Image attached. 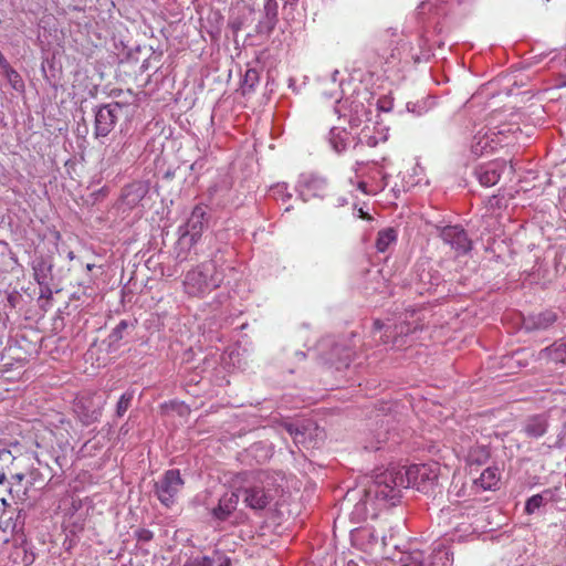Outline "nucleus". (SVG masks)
Listing matches in <instances>:
<instances>
[{
    "label": "nucleus",
    "instance_id": "f257e3e1",
    "mask_svg": "<svg viewBox=\"0 0 566 566\" xmlns=\"http://www.w3.org/2000/svg\"><path fill=\"white\" fill-rule=\"evenodd\" d=\"M223 280V271L214 261L203 262L185 274L184 291L190 297L202 298L220 287Z\"/></svg>",
    "mask_w": 566,
    "mask_h": 566
},
{
    "label": "nucleus",
    "instance_id": "f03ea898",
    "mask_svg": "<svg viewBox=\"0 0 566 566\" xmlns=\"http://www.w3.org/2000/svg\"><path fill=\"white\" fill-rule=\"evenodd\" d=\"M402 489H406L402 469L391 467L375 475L373 482L365 490V495L367 500L374 497L377 501L390 502L395 505L401 496Z\"/></svg>",
    "mask_w": 566,
    "mask_h": 566
},
{
    "label": "nucleus",
    "instance_id": "7ed1b4c3",
    "mask_svg": "<svg viewBox=\"0 0 566 566\" xmlns=\"http://www.w3.org/2000/svg\"><path fill=\"white\" fill-rule=\"evenodd\" d=\"M401 469L406 488H415L420 492L427 493L438 481L439 468L437 463L413 464L407 469Z\"/></svg>",
    "mask_w": 566,
    "mask_h": 566
},
{
    "label": "nucleus",
    "instance_id": "20e7f679",
    "mask_svg": "<svg viewBox=\"0 0 566 566\" xmlns=\"http://www.w3.org/2000/svg\"><path fill=\"white\" fill-rule=\"evenodd\" d=\"M184 484L185 481L178 469L167 470L155 483V495L164 506L169 509L177 502V496Z\"/></svg>",
    "mask_w": 566,
    "mask_h": 566
},
{
    "label": "nucleus",
    "instance_id": "39448f33",
    "mask_svg": "<svg viewBox=\"0 0 566 566\" xmlns=\"http://www.w3.org/2000/svg\"><path fill=\"white\" fill-rule=\"evenodd\" d=\"M255 483L240 488L238 491L243 495V502L248 507L254 511L264 510L273 500V494L270 489H266L261 483L263 482L264 473H251Z\"/></svg>",
    "mask_w": 566,
    "mask_h": 566
},
{
    "label": "nucleus",
    "instance_id": "423d86ee",
    "mask_svg": "<svg viewBox=\"0 0 566 566\" xmlns=\"http://www.w3.org/2000/svg\"><path fill=\"white\" fill-rule=\"evenodd\" d=\"M128 106V102H112L99 106L95 112V137L107 136L114 129L123 108Z\"/></svg>",
    "mask_w": 566,
    "mask_h": 566
},
{
    "label": "nucleus",
    "instance_id": "0eeeda50",
    "mask_svg": "<svg viewBox=\"0 0 566 566\" xmlns=\"http://www.w3.org/2000/svg\"><path fill=\"white\" fill-rule=\"evenodd\" d=\"M105 400L97 394H84L76 398L74 411L84 426L96 422L102 416Z\"/></svg>",
    "mask_w": 566,
    "mask_h": 566
},
{
    "label": "nucleus",
    "instance_id": "6e6552de",
    "mask_svg": "<svg viewBox=\"0 0 566 566\" xmlns=\"http://www.w3.org/2000/svg\"><path fill=\"white\" fill-rule=\"evenodd\" d=\"M297 190L303 200L324 198L327 196L329 185L326 178L316 174H302L297 181Z\"/></svg>",
    "mask_w": 566,
    "mask_h": 566
},
{
    "label": "nucleus",
    "instance_id": "1a4fd4ad",
    "mask_svg": "<svg viewBox=\"0 0 566 566\" xmlns=\"http://www.w3.org/2000/svg\"><path fill=\"white\" fill-rule=\"evenodd\" d=\"M206 208L201 205H197L192 209L179 239L180 244L188 245L190 248L198 241L206 224Z\"/></svg>",
    "mask_w": 566,
    "mask_h": 566
},
{
    "label": "nucleus",
    "instance_id": "9d476101",
    "mask_svg": "<svg viewBox=\"0 0 566 566\" xmlns=\"http://www.w3.org/2000/svg\"><path fill=\"white\" fill-rule=\"evenodd\" d=\"M371 120V111L366 108L365 105L360 102H352L350 113L348 123L350 128H359L361 125V132L359 136V143L364 142V138H367L366 143L368 146H375L377 144L376 138L371 137L369 133V125Z\"/></svg>",
    "mask_w": 566,
    "mask_h": 566
},
{
    "label": "nucleus",
    "instance_id": "9b49d317",
    "mask_svg": "<svg viewBox=\"0 0 566 566\" xmlns=\"http://www.w3.org/2000/svg\"><path fill=\"white\" fill-rule=\"evenodd\" d=\"M439 237L459 255L465 254L472 249V241L469 239L467 231L460 226L441 228Z\"/></svg>",
    "mask_w": 566,
    "mask_h": 566
},
{
    "label": "nucleus",
    "instance_id": "f8f14e48",
    "mask_svg": "<svg viewBox=\"0 0 566 566\" xmlns=\"http://www.w3.org/2000/svg\"><path fill=\"white\" fill-rule=\"evenodd\" d=\"M504 130L494 132L486 129L485 132L479 130L472 139L471 151L474 156L480 157L494 151L502 143L496 139L499 135H504Z\"/></svg>",
    "mask_w": 566,
    "mask_h": 566
},
{
    "label": "nucleus",
    "instance_id": "ddd939ff",
    "mask_svg": "<svg viewBox=\"0 0 566 566\" xmlns=\"http://www.w3.org/2000/svg\"><path fill=\"white\" fill-rule=\"evenodd\" d=\"M505 168L506 161L496 159L478 166L474 170V175L482 186L492 187L499 182Z\"/></svg>",
    "mask_w": 566,
    "mask_h": 566
},
{
    "label": "nucleus",
    "instance_id": "4468645a",
    "mask_svg": "<svg viewBox=\"0 0 566 566\" xmlns=\"http://www.w3.org/2000/svg\"><path fill=\"white\" fill-rule=\"evenodd\" d=\"M33 277L38 284L51 283L53 279V260L50 255H35L31 262Z\"/></svg>",
    "mask_w": 566,
    "mask_h": 566
},
{
    "label": "nucleus",
    "instance_id": "2eb2a0df",
    "mask_svg": "<svg viewBox=\"0 0 566 566\" xmlns=\"http://www.w3.org/2000/svg\"><path fill=\"white\" fill-rule=\"evenodd\" d=\"M354 352L350 347L343 343H335L329 353L325 355V360L335 366L337 370L349 366Z\"/></svg>",
    "mask_w": 566,
    "mask_h": 566
},
{
    "label": "nucleus",
    "instance_id": "dca6fc26",
    "mask_svg": "<svg viewBox=\"0 0 566 566\" xmlns=\"http://www.w3.org/2000/svg\"><path fill=\"white\" fill-rule=\"evenodd\" d=\"M240 495L237 492H227L218 501L217 506L211 510V515L218 521H226L235 511Z\"/></svg>",
    "mask_w": 566,
    "mask_h": 566
},
{
    "label": "nucleus",
    "instance_id": "f3484780",
    "mask_svg": "<svg viewBox=\"0 0 566 566\" xmlns=\"http://www.w3.org/2000/svg\"><path fill=\"white\" fill-rule=\"evenodd\" d=\"M418 329V325L411 326L410 323L407 322H400L398 324H395V326L391 328L390 326L386 327V339H382L384 344L389 343V337H392V346L395 347H402L407 344L406 338L410 336L411 334L416 333Z\"/></svg>",
    "mask_w": 566,
    "mask_h": 566
},
{
    "label": "nucleus",
    "instance_id": "a211bd4d",
    "mask_svg": "<svg viewBox=\"0 0 566 566\" xmlns=\"http://www.w3.org/2000/svg\"><path fill=\"white\" fill-rule=\"evenodd\" d=\"M548 429V417L544 413L532 415L522 423V432L531 439L543 437Z\"/></svg>",
    "mask_w": 566,
    "mask_h": 566
},
{
    "label": "nucleus",
    "instance_id": "6ab92c4d",
    "mask_svg": "<svg viewBox=\"0 0 566 566\" xmlns=\"http://www.w3.org/2000/svg\"><path fill=\"white\" fill-rule=\"evenodd\" d=\"M388 424V418H382L376 422L377 427L375 429V432L370 430L368 437L366 438V442L364 446L366 450L377 451L381 449L382 443H385L389 439V436L391 434Z\"/></svg>",
    "mask_w": 566,
    "mask_h": 566
},
{
    "label": "nucleus",
    "instance_id": "aec40b11",
    "mask_svg": "<svg viewBox=\"0 0 566 566\" xmlns=\"http://www.w3.org/2000/svg\"><path fill=\"white\" fill-rule=\"evenodd\" d=\"M25 514L22 509L4 510L0 515V530L12 534L23 531Z\"/></svg>",
    "mask_w": 566,
    "mask_h": 566
},
{
    "label": "nucleus",
    "instance_id": "412c9836",
    "mask_svg": "<svg viewBox=\"0 0 566 566\" xmlns=\"http://www.w3.org/2000/svg\"><path fill=\"white\" fill-rule=\"evenodd\" d=\"M277 23V2L276 0H264L263 18L256 25L259 34H270Z\"/></svg>",
    "mask_w": 566,
    "mask_h": 566
},
{
    "label": "nucleus",
    "instance_id": "4be33fe9",
    "mask_svg": "<svg viewBox=\"0 0 566 566\" xmlns=\"http://www.w3.org/2000/svg\"><path fill=\"white\" fill-rule=\"evenodd\" d=\"M182 566H231V560L214 551L211 556L192 555L186 559Z\"/></svg>",
    "mask_w": 566,
    "mask_h": 566
},
{
    "label": "nucleus",
    "instance_id": "5701e85b",
    "mask_svg": "<svg viewBox=\"0 0 566 566\" xmlns=\"http://www.w3.org/2000/svg\"><path fill=\"white\" fill-rule=\"evenodd\" d=\"M541 357H545L556 364H566V338H559L539 353Z\"/></svg>",
    "mask_w": 566,
    "mask_h": 566
},
{
    "label": "nucleus",
    "instance_id": "b1692460",
    "mask_svg": "<svg viewBox=\"0 0 566 566\" xmlns=\"http://www.w3.org/2000/svg\"><path fill=\"white\" fill-rule=\"evenodd\" d=\"M146 193L147 189L142 182H133L124 187L122 200L125 205L133 208L142 201Z\"/></svg>",
    "mask_w": 566,
    "mask_h": 566
},
{
    "label": "nucleus",
    "instance_id": "393cba45",
    "mask_svg": "<svg viewBox=\"0 0 566 566\" xmlns=\"http://www.w3.org/2000/svg\"><path fill=\"white\" fill-rule=\"evenodd\" d=\"M557 321V314L547 310L536 315L530 316L527 327L531 329H547Z\"/></svg>",
    "mask_w": 566,
    "mask_h": 566
},
{
    "label": "nucleus",
    "instance_id": "a878e982",
    "mask_svg": "<svg viewBox=\"0 0 566 566\" xmlns=\"http://www.w3.org/2000/svg\"><path fill=\"white\" fill-rule=\"evenodd\" d=\"M500 482V470L497 467H489L474 480V484L482 490H492L497 486Z\"/></svg>",
    "mask_w": 566,
    "mask_h": 566
},
{
    "label": "nucleus",
    "instance_id": "bb28decb",
    "mask_svg": "<svg viewBox=\"0 0 566 566\" xmlns=\"http://www.w3.org/2000/svg\"><path fill=\"white\" fill-rule=\"evenodd\" d=\"M350 143V135L344 128L333 127L329 132V144L336 153L344 151Z\"/></svg>",
    "mask_w": 566,
    "mask_h": 566
},
{
    "label": "nucleus",
    "instance_id": "cd10ccee",
    "mask_svg": "<svg viewBox=\"0 0 566 566\" xmlns=\"http://www.w3.org/2000/svg\"><path fill=\"white\" fill-rule=\"evenodd\" d=\"M452 565V554L450 551L439 545L437 548L432 551L426 566H451Z\"/></svg>",
    "mask_w": 566,
    "mask_h": 566
},
{
    "label": "nucleus",
    "instance_id": "c85d7f7f",
    "mask_svg": "<svg viewBox=\"0 0 566 566\" xmlns=\"http://www.w3.org/2000/svg\"><path fill=\"white\" fill-rule=\"evenodd\" d=\"M374 166L376 168L377 174L381 175V179L379 180V182H370V184H368L367 181L360 180L357 184V188L361 192H364L366 195H376L379 191H382L387 187V185H388V182H387L388 175L386 172H382L377 167L376 164Z\"/></svg>",
    "mask_w": 566,
    "mask_h": 566
},
{
    "label": "nucleus",
    "instance_id": "c756f323",
    "mask_svg": "<svg viewBox=\"0 0 566 566\" xmlns=\"http://www.w3.org/2000/svg\"><path fill=\"white\" fill-rule=\"evenodd\" d=\"M397 241V231L392 228H386L378 232L376 239V249L378 252H386L391 244Z\"/></svg>",
    "mask_w": 566,
    "mask_h": 566
},
{
    "label": "nucleus",
    "instance_id": "7c9ffc66",
    "mask_svg": "<svg viewBox=\"0 0 566 566\" xmlns=\"http://www.w3.org/2000/svg\"><path fill=\"white\" fill-rule=\"evenodd\" d=\"M377 165V167L384 172V170L379 167L378 163L373 161L371 164L358 161L356 163V174L358 177H365L369 175L371 182H379L381 179V175L377 174L376 168L374 165Z\"/></svg>",
    "mask_w": 566,
    "mask_h": 566
},
{
    "label": "nucleus",
    "instance_id": "2f4dec72",
    "mask_svg": "<svg viewBox=\"0 0 566 566\" xmlns=\"http://www.w3.org/2000/svg\"><path fill=\"white\" fill-rule=\"evenodd\" d=\"M490 458V450L485 446H476L469 452L468 460L470 464H484Z\"/></svg>",
    "mask_w": 566,
    "mask_h": 566
},
{
    "label": "nucleus",
    "instance_id": "473e14b6",
    "mask_svg": "<svg viewBox=\"0 0 566 566\" xmlns=\"http://www.w3.org/2000/svg\"><path fill=\"white\" fill-rule=\"evenodd\" d=\"M128 327H134L132 322L122 319L111 332L108 339L111 346H118V343L123 339L124 333Z\"/></svg>",
    "mask_w": 566,
    "mask_h": 566
},
{
    "label": "nucleus",
    "instance_id": "72a5a7b5",
    "mask_svg": "<svg viewBox=\"0 0 566 566\" xmlns=\"http://www.w3.org/2000/svg\"><path fill=\"white\" fill-rule=\"evenodd\" d=\"M401 566H426V558L422 551L413 549L401 558Z\"/></svg>",
    "mask_w": 566,
    "mask_h": 566
},
{
    "label": "nucleus",
    "instance_id": "f704fd0d",
    "mask_svg": "<svg viewBox=\"0 0 566 566\" xmlns=\"http://www.w3.org/2000/svg\"><path fill=\"white\" fill-rule=\"evenodd\" d=\"M258 83H259V72L255 69L247 70V72L243 76V80H242V84H241L243 94H247V93L253 91V88L255 87V85Z\"/></svg>",
    "mask_w": 566,
    "mask_h": 566
},
{
    "label": "nucleus",
    "instance_id": "c9c22d12",
    "mask_svg": "<svg viewBox=\"0 0 566 566\" xmlns=\"http://www.w3.org/2000/svg\"><path fill=\"white\" fill-rule=\"evenodd\" d=\"M4 75L13 90H15L17 92L24 91V82L21 75L13 67L6 71Z\"/></svg>",
    "mask_w": 566,
    "mask_h": 566
},
{
    "label": "nucleus",
    "instance_id": "e433bc0d",
    "mask_svg": "<svg viewBox=\"0 0 566 566\" xmlns=\"http://www.w3.org/2000/svg\"><path fill=\"white\" fill-rule=\"evenodd\" d=\"M133 399H134V391H126L120 396V398L116 405V416L117 417H123L125 415V412L130 407Z\"/></svg>",
    "mask_w": 566,
    "mask_h": 566
},
{
    "label": "nucleus",
    "instance_id": "4c0bfd02",
    "mask_svg": "<svg viewBox=\"0 0 566 566\" xmlns=\"http://www.w3.org/2000/svg\"><path fill=\"white\" fill-rule=\"evenodd\" d=\"M270 195L275 200H282V201H287L292 198V193L289 191L287 185L284 182L276 184L275 186L271 187Z\"/></svg>",
    "mask_w": 566,
    "mask_h": 566
},
{
    "label": "nucleus",
    "instance_id": "58836bf2",
    "mask_svg": "<svg viewBox=\"0 0 566 566\" xmlns=\"http://www.w3.org/2000/svg\"><path fill=\"white\" fill-rule=\"evenodd\" d=\"M546 505V502L545 500L543 499L542 494L538 493V494H535L533 496H531L527 501H526V504H525V512L527 514H533L535 513L539 507Z\"/></svg>",
    "mask_w": 566,
    "mask_h": 566
},
{
    "label": "nucleus",
    "instance_id": "ea45409f",
    "mask_svg": "<svg viewBox=\"0 0 566 566\" xmlns=\"http://www.w3.org/2000/svg\"><path fill=\"white\" fill-rule=\"evenodd\" d=\"M543 499L545 500L546 504L552 502H559L562 501V492L560 486H554L551 489H546L543 492H541Z\"/></svg>",
    "mask_w": 566,
    "mask_h": 566
},
{
    "label": "nucleus",
    "instance_id": "a19ab883",
    "mask_svg": "<svg viewBox=\"0 0 566 566\" xmlns=\"http://www.w3.org/2000/svg\"><path fill=\"white\" fill-rule=\"evenodd\" d=\"M135 537L137 538L138 542L147 543L153 539L154 533L147 528H138L135 532Z\"/></svg>",
    "mask_w": 566,
    "mask_h": 566
},
{
    "label": "nucleus",
    "instance_id": "79ce46f5",
    "mask_svg": "<svg viewBox=\"0 0 566 566\" xmlns=\"http://www.w3.org/2000/svg\"><path fill=\"white\" fill-rule=\"evenodd\" d=\"M24 480V474L23 473H15V474H12L11 478H10V489H9V492L12 494L13 493V486H20L21 485V482Z\"/></svg>",
    "mask_w": 566,
    "mask_h": 566
},
{
    "label": "nucleus",
    "instance_id": "37998d69",
    "mask_svg": "<svg viewBox=\"0 0 566 566\" xmlns=\"http://www.w3.org/2000/svg\"><path fill=\"white\" fill-rule=\"evenodd\" d=\"M40 285V297L41 298H51L52 290L50 283L39 284Z\"/></svg>",
    "mask_w": 566,
    "mask_h": 566
},
{
    "label": "nucleus",
    "instance_id": "c03bdc74",
    "mask_svg": "<svg viewBox=\"0 0 566 566\" xmlns=\"http://www.w3.org/2000/svg\"><path fill=\"white\" fill-rule=\"evenodd\" d=\"M377 106L382 112H389V111H391L392 104H391V101H389L387 98H381V99H378Z\"/></svg>",
    "mask_w": 566,
    "mask_h": 566
},
{
    "label": "nucleus",
    "instance_id": "a18cd8bd",
    "mask_svg": "<svg viewBox=\"0 0 566 566\" xmlns=\"http://www.w3.org/2000/svg\"><path fill=\"white\" fill-rule=\"evenodd\" d=\"M287 431L294 439L297 441L298 436H303V432L300 431L297 427H294L293 424H289Z\"/></svg>",
    "mask_w": 566,
    "mask_h": 566
},
{
    "label": "nucleus",
    "instance_id": "49530a36",
    "mask_svg": "<svg viewBox=\"0 0 566 566\" xmlns=\"http://www.w3.org/2000/svg\"><path fill=\"white\" fill-rule=\"evenodd\" d=\"M0 69L3 71V73L11 69V65L7 61L6 56L0 52Z\"/></svg>",
    "mask_w": 566,
    "mask_h": 566
},
{
    "label": "nucleus",
    "instance_id": "de8ad7c7",
    "mask_svg": "<svg viewBox=\"0 0 566 566\" xmlns=\"http://www.w3.org/2000/svg\"><path fill=\"white\" fill-rule=\"evenodd\" d=\"M384 60L386 63H390L391 60H396L397 59V54H396V49H392L391 50V53L389 55H382Z\"/></svg>",
    "mask_w": 566,
    "mask_h": 566
},
{
    "label": "nucleus",
    "instance_id": "09e8293b",
    "mask_svg": "<svg viewBox=\"0 0 566 566\" xmlns=\"http://www.w3.org/2000/svg\"><path fill=\"white\" fill-rule=\"evenodd\" d=\"M373 326H374V334L381 332V329L385 327V325L379 319H376L374 322Z\"/></svg>",
    "mask_w": 566,
    "mask_h": 566
},
{
    "label": "nucleus",
    "instance_id": "8fccbe9b",
    "mask_svg": "<svg viewBox=\"0 0 566 566\" xmlns=\"http://www.w3.org/2000/svg\"><path fill=\"white\" fill-rule=\"evenodd\" d=\"M396 33L395 32H390V30H386L381 35H380V39L382 41H386L389 36L391 35H395Z\"/></svg>",
    "mask_w": 566,
    "mask_h": 566
},
{
    "label": "nucleus",
    "instance_id": "3c124183",
    "mask_svg": "<svg viewBox=\"0 0 566 566\" xmlns=\"http://www.w3.org/2000/svg\"><path fill=\"white\" fill-rule=\"evenodd\" d=\"M120 94H122V91H120V90H113V91L111 92V96H113V97H117V96H119Z\"/></svg>",
    "mask_w": 566,
    "mask_h": 566
},
{
    "label": "nucleus",
    "instance_id": "603ef678",
    "mask_svg": "<svg viewBox=\"0 0 566 566\" xmlns=\"http://www.w3.org/2000/svg\"><path fill=\"white\" fill-rule=\"evenodd\" d=\"M360 217L365 219H369V216L365 213L361 209L359 210Z\"/></svg>",
    "mask_w": 566,
    "mask_h": 566
},
{
    "label": "nucleus",
    "instance_id": "864d4df0",
    "mask_svg": "<svg viewBox=\"0 0 566 566\" xmlns=\"http://www.w3.org/2000/svg\"><path fill=\"white\" fill-rule=\"evenodd\" d=\"M67 258H69L70 260H73V259L75 258L74 252H73V251H70V252H69V254H67Z\"/></svg>",
    "mask_w": 566,
    "mask_h": 566
},
{
    "label": "nucleus",
    "instance_id": "5fc2aeb1",
    "mask_svg": "<svg viewBox=\"0 0 566 566\" xmlns=\"http://www.w3.org/2000/svg\"><path fill=\"white\" fill-rule=\"evenodd\" d=\"M285 3L293 4L296 3L298 0H283Z\"/></svg>",
    "mask_w": 566,
    "mask_h": 566
},
{
    "label": "nucleus",
    "instance_id": "6e6d98bb",
    "mask_svg": "<svg viewBox=\"0 0 566 566\" xmlns=\"http://www.w3.org/2000/svg\"><path fill=\"white\" fill-rule=\"evenodd\" d=\"M4 480H6V474L0 473V484L3 483Z\"/></svg>",
    "mask_w": 566,
    "mask_h": 566
},
{
    "label": "nucleus",
    "instance_id": "4d7b16f0",
    "mask_svg": "<svg viewBox=\"0 0 566 566\" xmlns=\"http://www.w3.org/2000/svg\"><path fill=\"white\" fill-rule=\"evenodd\" d=\"M93 268H94V264H90V263H88V264L86 265V270H87V271H91Z\"/></svg>",
    "mask_w": 566,
    "mask_h": 566
},
{
    "label": "nucleus",
    "instance_id": "13d9d810",
    "mask_svg": "<svg viewBox=\"0 0 566 566\" xmlns=\"http://www.w3.org/2000/svg\"><path fill=\"white\" fill-rule=\"evenodd\" d=\"M363 505H364V504L358 503V504L356 505V510H357V511H358V510H360V507H361Z\"/></svg>",
    "mask_w": 566,
    "mask_h": 566
}]
</instances>
